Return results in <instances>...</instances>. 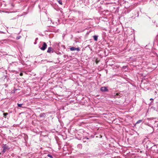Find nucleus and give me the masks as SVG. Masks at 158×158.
Returning <instances> with one entry per match:
<instances>
[{"instance_id":"1","label":"nucleus","mask_w":158,"mask_h":158,"mask_svg":"<svg viewBox=\"0 0 158 158\" xmlns=\"http://www.w3.org/2000/svg\"><path fill=\"white\" fill-rule=\"evenodd\" d=\"M151 150L153 151V152L156 153L158 152V149L157 147L155 145H154L151 147Z\"/></svg>"},{"instance_id":"2","label":"nucleus","mask_w":158,"mask_h":158,"mask_svg":"<svg viewBox=\"0 0 158 158\" xmlns=\"http://www.w3.org/2000/svg\"><path fill=\"white\" fill-rule=\"evenodd\" d=\"M2 148H3V149L2 151V152L3 153H4L6 152V150L9 149V148H8V146H7L6 144H3V146L2 147Z\"/></svg>"},{"instance_id":"3","label":"nucleus","mask_w":158,"mask_h":158,"mask_svg":"<svg viewBox=\"0 0 158 158\" xmlns=\"http://www.w3.org/2000/svg\"><path fill=\"white\" fill-rule=\"evenodd\" d=\"M47 45L46 44V43L45 42H43V46L42 47L40 48V49L42 50H44L47 48Z\"/></svg>"},{"instance_id":"4","label":"nucleus","mask_w":158,"mask_h":158,"mask_svg":"<svg viewBox=\"0 0 158 158\" xmlns=\"http://www.w3.org/2000/svg\"><path fill=\"white\" fill-rule=\"evenodd\" d=\"M103 92H108L109 90L106 87H102L100 89Z\"/></svg>"},{"instance_id":"5","label":"nucleus","mask_w":158,"mask_h":158,"mask_svg":"<svg viewBox=\"0 0 158 158\" xmlns=\"http://www.w3.org/2000/svg\"><path fill=\"white\" fill-rule=\"evenodd\" d=\"M3 76L5 77L4 78V82H7L9 79V77L7 75H5V74L3 75Z\"/></svg>"},{"instance_id":"6","label":"nucleus","mask_w":158,"mask_h":158,"mask_svg":"<svg viewBox=\"0 0 158 158\" xmlns=\"http://www.w3.org/2000/svg\"><path fill=\"white\" fill-rule=\"evenodd\" d=\"M47 52L49 53L51 52H53V49L51 47H49L48 48Z\"/></svg>"},{"instance_id":"7","label":"nucleus","mask_w":158,"mask_h":158,"mask_svg":"<svg viewBox=\"0 0 158 158\" xmlns=\"http://www.w3.org/2000/svg\"><path fill=\"white\" fill-rule=\"evenodd\" d=\"M2 71H1V72L2 73V75L3 76L4 74H5V75H7V74H8L6 70H2Z\"/></svg>"},{"instance_id":"8","label":"nucleus","mask_w":158,"mask_h":158,"mask_svg":"<svg viewBox=\"0 0 158 158\" xmlns=\"http://www.w3.org/2000/svg\"><path fill=\"white\" fill-rule=\"evenodd\" d=\"M46 116V114L45 113H41L39 115V117L40 118H45Z\"/></svg>"},{"instance_id":"9","label":"nucleus","mask_w":158,"mask_h":158,"mask_svg":"<svg viewBox=\"0 0 158 158\" xmlns=\"http://www.w3.org/2000/svg\"><path fill=\"white\" fill-rule=\"evenodd\" d=\"M24 139L25 141V142H27V140L28 139V136L26 134H24Z\"/></svg>"},{"instance_id":"10","label":"nucleus","mask_w":158,"mask_h":158,"mask_svg":"<svg viewBox=\"0 0 158 158\" xmlns=\"http://www.w3.org/2000/svg\"><path fill=\"white\" fill-rule=\"evenodd\" d=\"M98 36L96 35H94L93 36L94 40L95 41H97L98 40Z\"/></svg>"},{"instance_id":"11","label":"nucleus","mask_w":158,"mask_h":158,"mask_svg":"<svg viewBox=\"0 0 158 158\" xmlns=\"http://www.w3.org/2000/svg\"><path fill=\"white\" fill-rule=\"evenodd\" d=\"M143 122V120H141V119H140V120H138L136 123L135 124V125H136V124H139V123H142Z\"/></svg>"},{"instance_id":"12","label":"nucleus","mask_w":158,"mask_h":158,"mask_svg":"<svg viewBox=\"0 0 158 158\" xmlns=\"http://www.w3.org/2000/svg\"><path fill=\"white\" fill-rule=\"evenodd\" d=\"M70 50L71 51H73L76 50V48L74 47H72L70 48Z\"/></svg>"},{"instance_id":"13","label":"nucleus","mask_w":158,"mask_h":158,"mask_svg":"<svg viewBox=\"0 0 158 158\" xmlns=\"http://www.w3.org/2000/svg\"><path fill=\"white\" fill-rule=\"evenodd\" d=\"M120 93H117L116 94L115 96V97H116V98H119L120 97H121V96H120L119 94Z\"/></svg>"},{"instance_id":"14","label":"nucleus","mask_w":158,"mask_h":158,"mask_svg":"<svg viewBox=\"0 0 158 158\" xmlns=\"http://www.w3.org/2000/svg\"><path fill=\"white\" fill-rule=\"evenodd\" d=\"M47 156L48 157H50L51 158H53L52 156L51 155H50V154H48L47 155Z\"/></svg>"},{"instance_id":"15","label":"nucleus","mask_w":158,"mask_h":158,"mask_svg":"<svg viewBox=\"0 0 158 158\" xmlns=\"http://www.w3.org/2000/svg\"><path fill=\"white\" fill-rule=\"evenodd\" d=\"M22 104H18V106L19 107H22Z\"/></svg>"},{"instance_id":"16","label":"nucleus","mask_w":158,"mask_h":158,"mask_svg":"<svg viewBox=\"0 0 158 158\" xmlns=\"http://www.w3.org/2000/svg\"><path fill=\"white\" fill-rule=\"evenodd\" d=\"M58 2L61 5H62L63 4L62 1L61 0H59Z\"/></svg>"},{"instance_id":"17","label":"nucleus","mask_w":158,"mask_h":158,"mask_svg":"<svg viewBox=\"0 0 158 158\" xmlns=\"http://www.w3.org/2000/svg\"><path fill=\"white\" fill-rule=\"evenodd\" d=\"M21 36H17L16 37V39L17 40H19L21 38Z\"/></svg>"},{"instance_id":"18","label":"nucleus","mask_w":158,"mask_h":158,"mask_svg":"<svg viewBox=\"0 0 158 158\" xmlns=\"http://www.w3.org/2000/svg\"><path fill=\"white\" fill-rule=\"evenodd\" d=\"M78 147L80 148H82V145L81 144H79L77 145Z\"/></svg>"},{"instance_id":"19","label":"nucleus","mask_w":158,"mask_h":158,"mask_svg":"<svg viewBox=\"0 0 158 158\" xmlns=\"http://www.w3.org/2000/svg\"><path fill=\"white\" fill-rule=\"evenodd\" d=\"M8 114V113H4L3 114V115L4 116H6Z\"/></svg>"},{"instance_id":"20","label":"nucleus","mask_w":158,"mask_h":158,"mask_svg":"<svg viewBox=\"0 0 158 158\" xmlns=\"http://www.w3.org/2000/svg\"><path fill=\"white\" fill-rule=\"evenodd\" d=\"M89 139V138H88V137H85V138H83V140H84V141H84V142H85V141L84 140V139Z\"/></svg>"},{"instance_id":"21","label":"nucleus","mask_w":158,"mask_h":158,"mask_svg":"<svg viewBox=\"0 0 158 158\" xmlns=\"http://www.w3.org/2000/svg\"><path fill=\"white\" fill-rule=\"evenodd\" d=\"M76 50H77V51L79 52L80 51V49L79 48H76Z\"/></svg>"},{"instance_id":"22","label":"nucleus","mask_w":158,"mask_h":158,"mask_svg":"<svg viewBox=\"0 0 158 158\" xmlns=\"http://www.w3.org/2000/svg\"><path fill=\"white\" fill-rule=\"evenodd\" d=\"M99 62V61H98L97 59H96V63L97 64L98 62Z\"/></svg>"},{"instance_id":"23","label":"nucleus","mask_w":158,"mask_h":158,"mask_svg":"<svg viewBox=\"0 0 158 158\" xmlns=\"http://www.w3.org/2000/svg\"><path fill=\"white\" fill-rule=\"evenodd\" d=\"M36 43H37V41H36V40H35V42H34V44H36Z\"/></svg>"},{"instance_id":"24","label":"nucleus","mask_w":158,"mask_h":158,"mask_svg":"<svg viewBox=\"0 0 158 158\" xmlns=\"http://www.w3.org/2000/svg\"><path fill=\"white\" fill-rule=\"evenodd\" d=\"M20 75L21 76H22L23 75V73H20Z\"/></svg>"},{"instance_id":"25","label":"nucleus","mask_w":158,"mask_h":158,"mask_svg":"<svg viewBox=\"0 0 158 158\" xmlns=\"http://www.w3.org/2000/svg\"><path fill=\"white\" fill-rule=\"evenodd\" d=\"M16 90V89H15V90H14V93H15V91Z\"/></svg>"},{"instance_id":"26","label":"nucleus","mask_w":158,"mask_h":158,"mask_svg":"<svg viewBox=\"0 0 158 158\" xmlns=\"http://www.w3.org/2000/svg\"><path fill=\"white\" fill-rule=\"evenodd\" d=\"M123 68H126V66H123Z\"/></svg>"},{"instance_id":"27","label":"nucleus","mask_w":158,"mask_h":158,"mask_svg":"<svg viewBox=\"0 0 158 158\" xmlns=\"http://www.w3.org/2000/svg\"><path fill=\"white\" fill-rule=\"evenodd\" d=\"M150 100H153V99L152 98H151L150 99Z\"/></svg>"},{"instance_id":"28","label":"nucleus","mask_w":158,"mask_h":158,"mask_svg":"<svg viewBox=\"0 0 158 158\" xmlns=\"http://www.w3.org/2000/svg\"><path fill=\"white\" fill-rule=\"evenodd\" d=\"M38 38H36V39H35V40H36V41L37 40H38Z\"/></svg>"},{"instance_id":"29","label":"nucleus","mask_w":158,"mask_h":158,"mask_svg":"<svg viewBox=\"0 0 158 158\" xmlns=\"http://www.w3.org/2000/svg\"><path fill=\"white\" fill-rule=\"evenodd\" d=\"M11 5L14 6L12 4H11Z\"/></svg>"},{"instance_id":"30","label":"nucleus","mask_w":158,"mask_h":158,"mask_svg":"<svg viewBox=\"0 0 158 158\" xmlns=\"http://www.w3.org/2000/svg\"><path fill=\"white\" fill-rule=\"evenodd\" d=\"M85 70V71L86 70H85H85Z\"/></svg>"}]
</instances>
